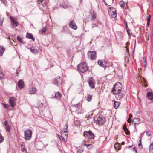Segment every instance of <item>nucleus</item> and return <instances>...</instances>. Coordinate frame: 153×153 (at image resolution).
Listing matches in <instances>:
<instances>
[{"instance_id": "nucleus-1", "label": "nucleus", "mask_w": 153, "mask_h": 153, "mask_svg": "<svg viewBox=\"0 0 153 153\" xmlns=\"http://www.w3.org/2000/svg\"><path fill=\"white\" fill-rule=\"evenodd\" d=\"M78 71L84 73L86 72L88 69L87 65L86 62H83L78 65L77 66Z\"/></svg>"}, {"instance_id": "nucleus-2", "label": "nucleus", "mask_w": 153, "mask_h": 153, "mask_svg": "<svg viewBox=\"0 0 153 153\" xmlns=\"http://www.w3.org/2000/svg\"><path fill=\"white\" fill-rule=\"evenodd\" d=\"M122 85L119 82H117L115 85L113 89V94H117L120 93L121 90Z\"/></svg>"}, {"instance_id": "nucleus-3", "label": "nucleus", "mask_w": 153, "mask_h": 153, "mask_svg": "<svg viewBox=\"0 0 153 153\" xmlns=\"http://www.w3.org/2000/svg\"><path fill=\"white\" fill-rule=\"evenodd\" d=\"M65 126H66L65 130L61 131V136L60 135L59 136V137L61 140H64V141H65V140H67V138L68 137V124H66Z\"/></svg>"}, {"instance_id": "nucleus-4", "label": "nucleus", "mask_w": 153, "mask_h": 153, "mask_svg": "<svg viewBox=\"0 0 153 153\" xmlns=\"http://www.w3.org/2000/svg\"><path fill=\"white\" fill-rule=\"evenodd\" d=\"M32 131L30 129H27L24 131V137L26 140H29L32 137Z\"/></svg>"}, {"instance_id": "nucleus-5", "label": "nucleus", "mask_w": 153, "mask_h": 153, "mask_svg": "<svg viewBox=\"0 0 153 153\" xmlns=\"http://www.w3.org/2000/svg\"><path fill=\"white\" fill-rule=\"evenodd\" d=\"M84 136L86 138L91 140L94 139V134L91 131H85L84 132Z\"/></svg>"}, {"instance_id": "nucleus-6", "label": "nucleus", "mask_w": 153, "mask_h": 153, "mask_svg": "<svg viewBox=\"0 0 153 153\" xmlns=\"http://www.w3.org/2000/svg\"><path fill=\"white\" fill-rule=\"evenodd\" d=\"M105 118L101 115H100L96 120H95L96 122L100 126L103 125L105 122Z\"/></svg>"}, {"instance_id": "nucleus-7", "label": "nucleus", "mask_w": 153, "mask_h": 153, "mask_svg": "<svg viewBox=\"0 0 153 153\" xmlns=\"http://www.w3.org/2000/svg\"><path fill=\"white\" fill-rule=\"evenodd\" d=\"M116 10L113 7H111L108 9V13L111 18H115L117 16Z\"/></svg>"}, {"instance_id": "nucleus-8", "label": "nucleus", "mask_w": 153, "mask_h": 153, "mask_svg": "<svg viewBox=\"0 0 153 153\" xmlns=\"http://www.w3.org/2000/svg\"><path fill=\"white\" fill-rule=\"evenodd\" d=\"M89 86L91 89L95 88L96 82L93 77H90L88 80Z\"/></svg>"}, {"instance_id": "nucleus-9", "label": "nucleus", "mask_w": 153, "mask_h": 153, "mask_svg": "<svg viewBox=\"0 0 153 153\" xmlns=\"http://www.w3.org/2000/svg\"><path fill=\"white\" fill-rule=\"evenodd\" d=\"M10 19L11 21V27L13 28L17 27L18 26V24L17 22L14 20V18L11 16L10 17Z\"/></svg>"}, {"instance_id": "nucleus-10", "label": "nucleus", "mask_w": 153, "mask_h": 153, "mask_svg": "<svg viewBox=\"0 0 153 153\" xmlns=\"http://www.w3.org/2000/svg\"><path fill=\"white\" fill-rule=\"evenodd\" d=\"M16 99L13 97H10L9 100V103L11 106L13 108L16 105Z\"/></svg>"}, {"instance_id": "nucleus-11", "label": "nucleus", "mask_w": 153, "mask_h": 153, "mask_svg": "<svg viewBox=\"0 0 153 153\" xmlns=\"http://www.w3.org/2000/svg\"><path fill=\"white\" fill-rule=\"evenodd\" d=\"M54 83L56 85H59L62 83V80L61 79L60 77L59 76H57L55 78L54 81Z\"/></svg>"}, {"instance_id": "nucleus-12", "label": "nucleus", "mask_w": 153, "mask_h": 153, "mask_svg": "<svg viewBox=\"0 0 153 153\" xmlns=\"http://www.w3.org/2000/svg\"><path fill=\"white\" fill-rule=\"evenodd\" d=\"M89 57L91 60L95 59L96 57V53L95 51H90L89 52Z\"/></svg>"}, {"instance_id": "nucleus-13", "label": "nucleus", "mask_w": 153, "mask_h": 153, "mask_svg": "<svg viewBox=\"0 0 153 153\" xmlns=\"http://www.w3.org/2000/svg\"><path fill=\"white\" fill-rule=\"evenodd\" d=\"M69 25L71 28L74 30H76L77 28V26L76 25L75 22L74 20H72L70 22Z\"/></svg>"}, {"instance_id": "nucleus-14", "label": "nucleus", "mask_w": 153, "mask_h": 153, "mask_svg": "<svg viewBox=\"0 0 153 153\" xmlns=\"http://www.w3.org/2000/svg\"><path fill=\"white\" fill-rule=\"evenodd\" d=\"M38 4L42 5L43 7L46 6L47 4L48 1L47 0H38Z\"/></svg>"}, {"instance_id": "nucleus-15", "label": "nucleus", "mask_w": 153, "mask_h": 153, "mask_svg": "<svg viewBox=\"0 0 153 153\" xmlns=\"http://www.w3.org/2000/svg\"><path fill=\"white\" fill-rule=\"evenodd\" d=\"M147 97L149 100H152L153 99V96L152 92H148L146 94Z\"/></svg>"}, {"instance_id": "nucleus-16", "label": "nucleus", "mask_w": 153, "mask_h": 153, "mask_svg": "<svg viewBox=\"0 0 153 153\" xmlns=\"http://www.w3.org/2000/svg\"><path fill=\"white\" fill-rule=\"evenodd\" d=\"M140 120L139 118H134L132 120V123L135 126V125L137 124H139L140 123Z\"/></svg>"}, {"instance_id": "nucleus-17", "label": "nucleus", "mask_w": 153, "mask_h": 153, "mask_svg": "<svg viewBox=\"0 0 153 153\" xmlns=\"http://www.w3.org/2000/svg\"><path fill=\"white\" fill-rule=\"evenodd\" d=\"M30 49L32 53L35 54H37L39 51L38 49H36L33 47L30 48Z\"/></svg>"}, {"instance_id": "nucleus-18", "label": "nucleus", "mask_w": 153, "mask_h": 153, "mask_svg": "<svg viewBox=\"0 0 153 153\" xmlns=\"http://www.w3.org/2000/svg\"><path fill=\"white\" fill-rule=\"evenodd\" d=\"M24 86L23 81L22 80H20L18 82V86L20 89L23 88Z\"/></svg>"}, {"instance_id": "nucleus-19", "label": "nucleus", "mask_w": 153, "mask_h": 153, "mask_svg": "<svg viewBox=\"0 0 153 153\" xmlns=\"http://www.w3.org/2000/svg\"><path fill=\"white\" fill-rule=\"evenodd\" d=\"M61 97L62 94L59 91L56 92L55 93V95L54 96V98L56 99H60Z\"/></svg>"}, {"instance_id": "nucleus-20", "label": "nucleus", "mask_w": 153, "mask_h": 153, "mask_svg": "<svg viewBox=\"0 0 153 153\" xmlns=\"http://www.w3.org/2000/svg\"><path fill=\"white\" fill-rule=\"evenodd\" d=\"M36 91V89L34 87H32L29 90V93L31 94H33L35 93Z\"/></svg>"}, {"instance_id": "nucleus-21", "label": "nucleus", "mask_w": 153, "mask_h": 153, "mask_svg": "<svg viewBox=\"0 0 153 153\" xmlns=\"http://www.w3.org/2000/svg\"><path fill=\"white\" fill-rule=\"evenodd\" d=\"M26 37L29 39H32L33 41L35 40L34 38H33V35L31 33H27L26 35Z\"/></svg>"}, {"instance_id": "nucleus-22", "label": "nucleus", "mask_w": 153, "mask_h": 153, "mask_svg": "<svg viewBox=\"0 0 153 153\" xmlns=\"http://www.w3.org/2000/svg\"><path fill=\"white\" fill-rule=\"evenodd\" d=\"M5 50V48L4 47L0 46V56H2L3 55Z\"/></svg>"}, {"instance_id": "nucleus-23", "label": "nucleus", "mask_w": 153, "mask_h": 153, "mask_svg": "<svg viewBox=\"0 0 153 153\" xmlns=\"http://www.w3.org/2000/svg\"><path fill=\"white\" fill-rule=\"evenodd\" d=\"M98 64L100 66H102L103 67H105V65L104 64V62L102 60H99L98 62Z\"/></svg>"}, {"instance_id": "nucleus-24", "label": "nucleus", "mask_w": 153, "mask_h": 153, "mask_svg": "<svg viewBox=\"0 0 153 153\" xmlns=\"http://www.w3.org/2000/svg\"><path fill=\"white\" fill-rule=\"evenodd\" d=\"M119 4L121 7L123 9L124 8L125 4L123 1H120L119 2Z\"/></svg>"}, {"instance_id": "nucleus-25", "label": "nucleus", "mask_w": 153, "mask_h": 153, "mask_svg": "<svg viewBox=\"0 0 153 153\" xmlns=\"http://www.w3.org/2000/svg\"><path fill=\"white\" fill-rule=\"evenodd\" d=\"M119 102L116 101L114 103V106L115 108L117 109L119 107Z\"/></svg>"}, {"instance_id": "nucleus-26", "label": "nucleus", "mask_w": 153, "mask_h": 153, "mask_svg": "<svg viewBox=\"0 0 153 153\" xmlns=\"http://www.w3.org/2000/svg\"><path fill=\"white\" fill-rule=\"evenodd\" d=\"M92 95L88 94L87 97V100L88 102L91 101L92 99Z\"/></svg>"}, {"instance_id": "nucleus-27", "label": "nucleus", "mask_w": 153, "mask_h": 153, "mask_svg": "<svg viewBox=\"0 0 153 153\" xmlns=\"http://www.w3.org/2000/svg\"><path fill=\"white\" fill-rule=\"evenodd\" d=\"M17 39L18 40L19 42H20L21 43H22V44H24V41L22 40V38L19 37V36H17Z\"/></svg>"}, {"instance_id": "nucleus-28", "label": "nucleus", "mask_w": 153, "mask_h": 153, "mask_svg": "<svg viewBox=\"0 0 153 153\" xmlns=\"http://www.w3.org/2000/svg\"><path fill=\"white\" fill-rule=\"evenodd\" d=\"M123 129L125 131L126 133L128 135L129 134V131L128 130L126 126H124L123 128Z\"/></svg>"}, {"instance_id": "nucleus-29", "label": "nucleus", "mask_w": 153, "mask_h": 153, "mask_svg": "<svg viewBox=\"0 0 153 153\" xmlns=\"http://www.w3.org/2000/svg\"><path fill=\"white\" fill-rule=\"evenodd\" d=\"M100 23L99 22H97V24H93L92 25V28L97 27L100 25Z\"/></svg>"}, {"instance_id": "nucleus-30", "label": "nucleus", "mask_w": 153, "mask_h": 153, "mask_svg": "<svg viewBox=\"0 0 153 153\" xmlns=\"http://www.w3.org/2000/svg\"><path fill=\"white\" fill-rule=\"evenodd\" d=\"M4 76V73L0 71V80Z\"/></svg>"}, {"instance_id": "nucleus-31", "label": "nucleus", "mask_w": 153, "mask_h": 153, "mask_svg": "<svg viewBox=\"0 0 153 153\" xmlns=\"http://www.w3.org/2000/svg\"><path fill=\"white\" fill-rule=\"evenodd\" d=\"M93 13L92 15V20L95 19L96 17V14L94 11L93 12Z\"/></svg>"}, {"instance_id": "nucleus-32", "label": "nucleus", "mask_w": 153, "mask_h": 153, "mask_svg": "<svg viewBox=\"0 0 153 153\" xmlns=\"http://www.w3.org/2000/svg\"><path fill=\"white\" fill-rule=\"evenodd\" d=\"M141 140L142 139H140L139 141V143L138 144V146L140 148V149H142L143 148V146L141 144Z\"/></svg>"}, {"instance_id": "nucleus-33", "label": "nucleus", "mask_w": 153, "mask_h": 153, "mask_svg": "<svg viewBox=\"0 0 153 153\" xmlns=\"http://www.w3.org/2000/svg\"><path fill=\"white\" fill-rule=\"evenodd\" d=\"M131 117H132V115L131 114H129V117L127 120V121L128 122L130 123V122H131Z\"/></svg>"}, {"instance_id": "nucleus-34", "label": "nucleus", "mask_w": 153, "mask_h": 153, "mask_svg": "<svg viewBox=\"0 0 153 153\" xmlns=\"http://www.w3.org/2000/svg\"><path fill=\"white\" fill-rule=\"evenodd\" d=\"M10 125H7L6 126V130L8 132H10Z\"/></svg>"}, {"instance_id": "nucleus-35", "label": "nucleus", "mask_w": 153, "mask_h": 153, "mask_svg": "<svg viewBox=\"0 0 153 153\" xmlns=\"http://www.w3.org/2000/svg\"><path fill=\"white\" fill-rule=\"evenodd\" d=\"M4 140V137L0 134V143H2Z\"/></svg>"}, {"instance_id": "nucleus-36", "label": "nucleus", "mask_w": 153, "mask_h": 153, "mask_svg": "<svg viewBox=\"0 0 153 153\" xmlns=\"http://www.w3.org/2000/svg\"><path fill=\"white\" fill-rule=\"evenodd\" d=\"M21 150L22 153H27L25 147L22 148L21 149Z\"/></svg>"}, {"instance_id": "nucleus-37", "label": "nucleus", "mask_w": 153, "mask_h": 153, "mask_svg": "<svg viewBox=\"0 0 153 153\" xmlns=\"http://www.w3.org/2000/svg\"><path fill=\"white\" fill-rule=\"evenodd\" d=\"M119 144L118 143H116L114 145V148L115 149H119Z\"/></svg>"}, {"instance_id": "nucleus-38", "label": "nucleus", "mask_w": 153, "mask_h": 153, "mask_svg": "<svg viewBox=\"0 0 153 153\" xmlns=\"http://www.w3.org/2000/svg\"><path fill=\"white\" fill-rule=\"evenodd\" d=\"M85 146L88 149H91L92 147V144H86Z\"/></svg>"}, {"instance_id": "nucleus-39", "label": "nucleus", "mask_w": 153, "mask_h": 153, "mask_svg": "<svg viewBox=\"0 0 153 153\" xmlns=\"http://www.w3.org/2000/svg\"><path fill=\"white\" fill-rule=\"evenodd\" d=\"M146 134L147 136H150L151 134V132L149 131H146Z\"/></svg>"}, {"instance_id": "nucleus-40", "label": "nucleus", "mask_w": 153, "mask_h": 153, "mask_svg": "<svg viewBox=\"0 0 153 153\" xmlns=\"http://www.w3.org/2000/svg\"><path fill=\"white\" fill-rule=\"evenodd\" d=\"M129 53L128 51L126 52V57L127 59H128L129 57Z\"/></svg>"}, {"instance_id": "nucleus-41", "label": "nucleus", "mask_w": 153, "mask_h": 153, "mask_svg": "<svg viewBox=\"0 0 153 153\" xmlns=\"http://www.w3.org/2000/svg\"><path fill=\"white\" fill-rule=\"evenodd\" d=\"M2 104L4 107L6 108L7 109H8V107L9 106L8 104H6L4 103H2Z\"/></svg>"}, {"instance_id": "nucleus-42", "label": "nucleus", "mask_w": 153, "mask_h": 153, "mask_svg": "<svg viewBox=\"0 0 153 153\" xmlns=\"http://www.w3.org/2000/svg\"><path fill=\"white\" fill-rule=\"evenodd\" d=\"M92 114H90V115H86L85 116V117L87 118H90L92 116Z\"/></svg>"}, {"instance_id": "nucleus-43", "label": "nucleus", "mask_w": 153, "mask_h": 153, "mask_svg": "<svg viewBox=\"0 0 153 153\" xmlns=\"http://www.w3.org/2000/svg\"><path fill=\"white\" fill-rule=\"evenodd\" d=\"M47 30V28H46V27H43L42 29V33H44L46 31V30Z\"/></svg>"}, {"instance_id": "nucleus-44", "label": "nucleus", "mask_w": 153, "mask_h": 153, "mask_svg": "<svg viewBox=\"0 0 153 153\" xmlns=\"http://www.w3.org/2000/svg\"><path fill=\"white\" fill-rule=\"evenodd\" d=\"M150 149L149 150V151H150L151 149H153V142L151 143L150 146Z\"/></svg>"}, {"instance_id": "nucleus-45", "label": "nucleus", "mask_w": 153, "mask_h": 153, "mask_svg": "<svg viewBox=\"0 0 153 153\" xmlns=\"http://www.w3.org/2000/svg\"><path fill=\"white\" fill-rule=\"evenodd\" d=\"M83 152V150L82 149H79L77 150V153H82Z\"/></svg>"}, {"instance_id": "nucleus-46", "label": "nucleus", "mask_w": 153, "mask_h": 153, "mask_svg": "<svg viewBox=\"0 0 153 153\" xmlns=\"http://www.w3.org/2000/svg\"><path fill=\"white\" fill-rule=\"evenodd\" d=\"M133 147L132 148L134 150H135V153H137V150L135 149V148L134 146L132 145V146H130V147Z\"/></svg>"}, {"instance_id": "nucleus-47", "label": "nucleus", "mask_w": 153, "mask_h": 153, "mask_svg": "<svg viewBox=\"0 0 153 153\" xmlns=\"http://www.w3.org/2000/svg\"><path fill=\"white\" fill-rule=\"evenodd\" d=\"M151 20V15H149L147 19V21L148 22H150Z\"/></svg>"}, {"instance_id": "nucleus-48", "label": "nucleus", "mask_w": 153, "mask_h": 153, "mask_svg": "<svg viewBox=\"0 0 153 153\" xmlns=\"http://www.w3.org/2000/svg\"><path fill=\"white\" fill-rule=\"evenodd\" d=\"M144 133V132H143L140 134V139H142Z\"/></svg>"}, {"instance_id": "nucleus-49", "label": "nucleus", "mask_w": 153, "mask_h": 153, "mask_svg": "<svg viewBox=\"0 0 153 153\" xmlns=\"http://www.w3.org/2000/svg\"><path fill=\"white\" fill-rule=\"evenodd\" d=\"M118 95V96H119V98H121L123 97V95L121 93H119Z\"/></svg>"}, {"instance_id": "nucleus-50", "label": "nucleus", "mask_w": 153, "mask_h": 153, "mask_svg": "<svg viewBox=\"0 0 153 153\" xmlns=\"http://www.w3.org/2000/svg\"><path fill=\"white\" fill-rule=\"evenodd\" d=\"M85 140L83 141L82 142V145H85V146L86 145V144H85Z\"/></svg>"}, {"instance_id": "nucleus-51", "label": "nucleus", "mask_w": 153, "mask_h": 153, "mask_svg": "<svg viewBox=\"0 0 153 153\" xmlns=\"http://www.w3.org/2000/svg\"><path fill=\"white\" fill-rule=\"evenodd\" d=\"M144 63H146V58L145 57H144L143 58Z\"/></svg>"}, {"instance_id": "nucleus-52", "label": "nucleus", "mask_w": 153, "mask_h": 153, "mask_svg": "<svg viewBox=\"0 0 153 153\" xmlns=\"http://www.w3.org/2000/svg\"><path fill=\"white\" fill-rule=\"evenodd\" d=\"M21 148L25 147L24 143H21Z\"/></svg>"}, {"instance_id": "nucleus-53", "label": "nucleus", "mask_w": 153, "mask_h": 153, "mask_svg": "<svg viewBox=\"0 0 153 153\" xmlns=\"http://www.w3.org/2000/svg\"><path fill=\"white\" fill-rule=\"evenodd\" d=\"M4 125L6 126H7V125H8V122H7V120H5L4 122Z\"/></svg>"}, {"instance_id": "nucleus-54", "label": "nucleus", "mask_w": 153, "mask_h": 153, "mask_svg": "<svg viewBox=\"0 0 153 153\" xmlns=\"http://www.w3.org/2000/svg\"><path fill=\"white\" fill-rule=\"evenodd\" d=\"M126 29H127V32L128 33V34H129V31H130L129 29H128L127 28H128V25H127V24H126Z\"/></svg>"}, {"instance_id": "nucleus-55", "label": "nucleus", "mask_w": 153, "mask_h": 153, "mask_svg": "<svg viewBox=\"0 0 153 153\" xmlns=\"http://www.w3.org/2000/svg\"><path fill=\"white\" fill-rule=\"evenodd\" d=\"M68 7V5H64L63 6V8H65V9L66 8Z\"/></svg>"}, {"instance_id": "nucleus-56", "label": "nucleus", "mask_w": 153, "mask_h": 153, "mask_svg": "<svg viewBox=\"0 0 153 153\" xmlns=\"http://www.w3.org/2000/svg\"><path fill=\"white\" fill-rule=\"evenodd\" d=\"M1 1L3 3H5L6 1V0H1Z\"/></svg>"}, {"instance_id": "nucleus-57", "label": "nucleus", "mask_w": 153, "mask_h": 153, "mask_svg": "<svg viewBox=\"0 0 153 153\" xmlns=\"http://www.w3.org/2000/svg\"><path fill=\"white\" fill-rule=\"evenodd\" d=\"M103 2H104L105 3V5H107V3L105 1V0H103Z\"/></svg>"}, {"instance_id": "nucleus-58", "label": "nucleus", "mask_w": 153, "mask_h": 153, "mask_svg": "<svg viewBox=\"0 0 153 153\" xmlns=\"http://www.w3.org/2000/svg\"><path fill=\"white\" fill-rule=\"evenodd\" d=\"M150 22H147V24L148 26H149V24H150Z\"/></svg>"}, {"instance_id": "nucleus-59", "label": "nucleus", "mask_w": 153, "mask_h": 153, "mask_svg": "<svg viewBox=\"0 0 153 153\" xmlns=\"http://www.w3.org/2000/svg\"><path fill=\"white\" fill-rule=\"evenodd\" d=\"M146 65V63H144V66L145 67Z\"/></svg>"}, {"instance_id": "nucleus-60", "label": "nucleus", "mask_w": 153, "mask_h": 153, "mask_svg": "<svg viewBox=\"0 0 153 153\" xmlns=\"http://www.w3.org/2000/svg\"><path fill=\"white\" fill-rule=\"evenodd\" d=\"M6 14L8 16H9V13H8L7 12Z\"/></svg>"}, {"instance_id": "nucleus-61", "label": "nucleus", "mask_w": 153, "mask_h": 153, "mask_svg": "<svg viewBox=\"0 0 153 153\" xmlns=\"http://www.w3.org/2000/svg\"><path fill=\"white\" fill-rule=\"evenodd\" d=\"M125 24H126H126H127L126 22H125Z\"/></svg>"}, {"instance_id": "nucleus-62", "label": "nucleus", "mask_w": 153, "mask_h": 153, "mask_svg": "<svg viewBox=\"0 0 153 153\" xmlns=\"http://www.w3.org/2000/svg\"><path fill=\"white\" fill-rule=\"evenodd\" d=\"M41 104L42 105H43V103H41Z\"/></svg>"}, {"instance_id": "nucleus-63", "label": "nucleus", "mask_w": 153, "mask_h": 153, "mask_svg": "<svg viewBox=\"0 0 153 153\" xmlns=\"http://www.w3.org/2000/svg\"><path fill=\"white\" fill-rule=\"evenodd\" d=\"M78 105V104H76V105H75V106L77 105Z\"/></svg>"}, {"instance_id": "nucleus-64", "label": "nucleus", "mask_w": 153, "mask_h": 153, "mask_svg": "<svg viewBox=\"0 0 153 153\" xmlns=\"http://www.w3.org/2000/svg\"><path fill=\"white\" fill-rule=\"evenodd\" d=\"M122 143H123V144H124V142H123Z\"/></svg>"}]
</instances>
